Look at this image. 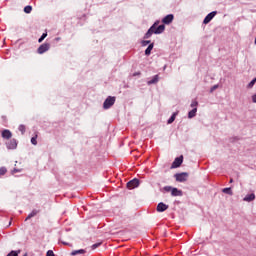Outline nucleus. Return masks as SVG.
I'll return each mask as SVG.
<instances>
[{
    "label": "nucleus",
    "instance_id": "obj_1",
    "mask_svg": "<svg viewBox=\"0 0 256 256\" xmlns=\"http://www.w3.org/2000/svg\"><path fill=\"white\" fill-rule=\"evenodd\" d=\"M159 20L154 22V24L148 29V31L144 35V39H151V36L154 35H161L163 31H165V24L159 25Z\"/></svg>",
    "mask_w": 256,
    "mask_h": 256
},
{
    "label": "nucleus",
    "instance_id": "obj_2",
    "mask_svg": "<svg viewBox=\"0 0 256 256\" xmlns=\"http://www.w3.org/2000/svg\"><path fill=\"white\" fill-rule=\"evenodd\" d=\"M164 191H166L167 193L171 192L172 197H183V191L178 188L165 186Z\"/></svg>",
    "mask_w": 256,
    "mask_h": 256
},
{
    "label": "nucleus",
    "instance_id": "obj_3",
    "mask_svg": "<svg viewBox=\"0 0 256 256\" xmlns=\"http://www.w3.org/2000/svg\"><path fill=\"white\" fill-rule=\"evenodd\" d=\"M115 100V96H108L103 103V109H111L115 105Z\"/></svg>",
    "mask_w": 256,
    "mask_h": 256
},
{
    "label": "nucleus",
    "instance_id": "obj_4",
    "mask_svg": "<svg viewBox=\"0 0 256 256\" xmlns=\"http://www.w3.org/2000/svg\"><path fill=\"white\" fill-rule=\"evenodd\" d=\"M174 177L178 183H185V181L189 179V173L187 172L177 173L174 175Z\"/></svg>",
    "mask_w": 256,
    "mask_h": 256
},
{
    "label": "nucleus",
    "instance_id": "obj_5",
    "mask_svg": "<svg viewBox=\"0 0 256 256\" xmlns=\"http://www.w3.org/2000/svg\"><path fill=\"white\" fill-rule=\"evenodd\" d=\"M49 49H51V45L49 43H44L39 46V48L37 49V53L39 55H43V53H47Z\"/></svg>",
    "mask_w": 256,
    "mask_h": 256
},
{
    "label": "nucleus",
    "instance_id": "obj_6",
    "mask_svg": "<svg viewBox=\"0 0 256 256\" xmlns=\"http://www.w3.org/2000/svg\"><path fill=\"white\" fill-rule=\"evenodd\" d=\"M215 15H217V11H212L209 14H207V16L203 20L204 25L211 23V21H213V18L215 17Z\"/></svg>",
    "mask_w": 256,
    "mask_h": 256
},
{
    "label": "nucleus",
    "instance_id": "obj_7",
    "mask_svg": "<svg viewBox=\"0 0 256 256\" xmlns=\"http://www.w3.org/2000/svg\"><path fill=\"white\" fill-rule=\"evenodd\" d=\"M182 164H183V156L177 157L173 161L171 169H177V168L181 167Z\"/></svg>",
    "mask_w": 256,
    "mask_h": 256
},
{
    "label": "nucleus",
    "instance_id": "obj_8",
    "mask_svg": "<svg viewBox=\"0 0 256 256\" xmlns=\"http://www.w3.org/2000/svg\"><path fill=\"white\" fill-rule=\"evenodd\" d=\"M139 187V179L134 178L127 183V189H136Z\"/></svg>",
    "mask_w": 256,
    "mask_h": 256
},
{
    "label": "nucleus",
    "instance_id": "obj_9",
    "mask_svg": "<svg viewBox=\"0 0 256 256\" xmlns=\"http://www.w3.org/2000/svg\"><path fill=\"white\" fill-rule=\"evenodd\" d=\"M173 19H175V16L173 14H168L162 19V23H164V25H171Z\"/></svg>",
    "mask_w": 256,
    "mask_h": 256
},
{
    "label": "nucleus",
    "instance_id": "obj_10",
    "mask_svg": "<svg viewBox=\"0 0 256 256\" xmlns=\"http://www.w3.org/2000/svg\"><path fill=\"white\" fill-rule=\"evenodd\" d=\"M7 149H17V139H10L6 142Z\"/></svg>",
    "mask_w": 256,
    "mask_h": 256
},
{
    "label": "nucleus",
    "instance_id": "obj_11",
    "mask_svg": "<svg viewBox=\"0 0 256 256\" xmlns=\"http://www.w3.org/2000/svg\"><path fill=\"white\" fill-rule=\"evenodd\" d=\"M156 209H157L158 213H163V212L167 211V209H169V205H167L163 202H160V203H158Z\"/></svg>",
    "mask_w": 256,
    "mask_h": 256
},
{
    "label": "nucleus",
    "instance_id": "obj_12",
    "mask_svg": "<svg viewBox=\"0 0 256 256\" xmlns=\"http://www.w3.org/2000/svg\"><path fill=\"white\" fill-rule=\"evenodd\" d=\"M13 137V133L10 132V130L5 129L2 131V138L3 139H11Z\"/></svg>",
    "mask_w": 256,
    "mask_h": 256
},
{
    "label": "nucleus",
    "instance_id": "obj_13",
    "mask_svg": "<svg viewBox=\"0 0 256 256\" xmlns=\"http://www.w3.org/2000/svg\"><path fill=\"white\" fill-rule=\"evenodd\" d=\"M156 83H159V76L158 74L154 75L152 77V79H150L148 82H147V85H156Z\"/></svg>",
    "mask_w": 256,
    "mask_h": 256
},
{
    "label": "nucleus",
    "instance_id": "obj_14",
    "mask_svg": "<svg viewBox=\"0 0 256 256\" xmlns=\"http://www.w3.org/2000/svg\"><path fill=\"white\" fill-rule=\"evenodd\" d=\"M243 201H246L247 203H251V201H255V194H247L244 198Z\"/></svg>",
    "mask_w": 256,
    "mask_h": 256
},
{
    "label": "nucleus",
    "instance_id": "obj_15",
    "mask_svg": "<svg viewBox=\"0 0 256 256\" xmlns=\"http://www.w3.org/2000/svg\"><path fill=\"white\" fill-rule=\"evenodd\" d=\"M38 213H39V210L37 209L32 210L31 213L28 214V216L26 217L25 221H29V219H33V217H36Z\"/></svg>",
    "mask_w": 256,
    "mask_h": 256
},
{
    "label": "nucleus",
    "instance_id": "obj_16",
    "mask_svg": "<svg viewBox=\"0 0 256 256\" xmlns=\"http://www.w3.org/2000/svg\"><path fill=\"white\" fill-rule=\"evenodd\" d=\"M153 47H155V44L154 43H151L148 45V47L146 48L145 50V55L147 57H149V55H151V51H153Z\"/></svg>",
    "mask_w": 256,
    "mask_h": 256
},
{
    "label": "nucleus",
    "instance_id": "obj_17",
    "mask_svg": "<svg viewBox=\"0 0 256 256\" xmlns=\"http://www.w3.org/2000/svg\"><path fill=\"white\" fill-rule=\"evenodd\" d=\"M86 251L85 249H80V250H74L71 252V256H77V255H85Z\"/></svg>",
    "mask_w": 256,
    "mask_h": 256
},
{
    "label": "nucleus",
    "instance_id": "obj_18",
    "mask_svg": "<svg viewBox=\"0 0 256 256\" xmlns=\"http://www.w3.org/2000/svg\"><path fill=\"white\" fill-rule=\"evenodd\" d=\"M177 115H179V112H174L171 115V117L167 121L168 125H171V123H173L175 121V119L177 118Z\"/></svg>",
    "mask_w": 256,
    "mask_h": 256
},
{
    "label": "nucleus",
    "instance_id": "obj_19",
    "mask_svg": "<svg viewBox=\"0 0 256 256\" xmlns=\"http://www.w3.org/2000/svg\"><path fill=\"white\" fill-rule=\"evenodd\" d=\"M197 115V108H193L191 111L188 112V119H193Z\"/></svg>",
    "mask_w": 256,
    "mask_h": 256
},
{
    "label": "nucleus",
    "instance_id": "obj_20",
    "mask_svg": "<svg viewBox=\"0 0 256 256\" xmlns=\"http://www.w3.org/2000/svg\"><path fill=\"white\" fill-rule=\"evenodd\" d=\"M222 193H225L226 195H233V190H231V187L223 188Z\"/></svg>",
    "mask_w": 256,
    "mask_h": 256
},
{
    "label": "nucleus",
    "instance_id": "obj_21",
    "mask_svg": "<svg viewBox=\"0 0 256 256\" xmlns=\"http://www.w3.org/2000/svg\"><path fill=\"white\" fill-rule=\"evenodd\" d=\"M18 131L21 132V135H25V131H26L25 125H23V124L19 125Z\"/></svg>",
    "mask_w": 256,
    "mask_h": 256
},
{
    "label": "nucleus",
    "instance_id": "obj_22",
    "mask_svg": "<svg viewBox=\"0 0 256 256\" xmlns=\"http://www.w3.org/2000/svg\"><path fill=\"white\" fill-rule=\"evenodd\" d=\"M32 11H33V7L30 6V5H28V6H26V7L24 8V13L29 14V13H31Z\"/></svg>",
    "mask_w": 256,
    "mask_h": 256
},
{
    "label": "nucleus",
    "instance_id": "obj_23",
    "mask_svg": "<svg viewBox=\"0 0 256 256\" xmlns=\"http://www.w3.org/2000/svg\"><path fill=\"white\" fill-rule=\"evenodd\" d=\"M197 105H199V102H197V100H192L190 107H192V109H197Z\"/></svg>",
    "mask_w": 256,
    "mask_h": 256
},
{
    "label": "nucleus",
    "instance_id": "obj_24",
    "mask_svg": "<svg viewBox=\"0 0 256 256\" xmlns=\"http://www.w3.org/2000/svg\"><path fill=\"white\" fill-rule=\"evenodd\" d=\"M47 37V33H43L41 37L38 39V43H43L45 41V38Z\"/></svg>",
    "mask_w": 256,
    "mask_h": 256
},
{
    "label": "nucleus",
    "instance_id": "obj_25",
    "mask_svg": "<svg viewBox=\"0 0 256 256\" xmlns=\"http://www.w3.org/2000/svg\"><path fill=\"white\" fill-rule=\"evenodd\" d=\"M142 47H147V45H151V40H143L141 42Z\"/></svg>",
    "mask_w": 256,
    "mask_h": 256
},
{
    "label": "nucleus",
    "instance_id": "obj_26",
    "mask_svg": "<svg viewBox=\"0 0 256 256\" xmlns=\"http://www.w3.org/2000/svg\"><path fill=\"white\" fill-rule=\"evenodd\" d=\"M98 247H101V242L95 243L91 246V250L95 251V249H97Z\"/></svg>",
    "mask_w": 256,
    "mask_h": 256
},
{
    "label": "nucleus",
    "instance_id": "obj_27",
    "mask_svg": "<svg viewBox=\"0 0 256 256\" xmlns=\"http://www.w3.org/2000/svg\"><path fill=\"white\" fill-rule=\"evenodd\" d=\"M256 83V78H254L249 84H248V89H253V86L255 85Z\"/></svg>",
    "mask_w": 256,
    "mask_h": 256
},
{
    "label": "nucleus",
    "instance_id": "obj_28",
    "mask_svg": "<svg viewBox=\"0 0 256 256\" xmlns=\"http://www.w3.org/2000/svg\"><path fill=\"white\" fill-rule=\"evenodd\" d=\"M7 256H19V252L12 250L10 253L7 254Z\"/></svg>",
    "mask_w": 256,
    "mask_h": 256
},
{
    "label": "nucleus",
    "instance_id": "obj_29",
    "mask_svg": "<svg viewBox=\"0 0 256 256\" xmlns=\"http://www.w3.org/2000/svg\"><path fill=\"white\" fill-rule=\"evenodd\" d=\"M5 173H7V168L1 167V168H0V177H1L2 175H5Z\"/></svg>",
    "mask_w": 256,
    "mask_h": 256
},
{
    "label": "nucleus",
    "instance_id": "obj_30",
    "mask_svg": "<svg viewBox=\"0 0 256 256\" xmlns=\"http://www.w3.org/2000/svg\"><path fill=\"white\" fill-rule=\"evenodd\" d=\"M217 89H219V84H216V85L212 86L211 89H210V92L213 93V91H215Z\"/></svg>",
    "mask_w": 256,
    "mask_h": 256
},
{
    "label": "nucleus",
    "instance_id": "obj_31",
    "mask_svg": "<svg viewBox=\"0 0 256 256\" xmlns=\"http://www.w3.org/2000/svg\"><path fill=\"white\" fill-rule=\"evenodd\" d=\"M32 145H37V136L31 138Z\"/></svg>",
    "mask_w": 256,
    "mask_h": 256
},
{
    "label": "nucleus",
    "instance_id": "obj_32",
    "mask_svg": "<svg viewBox=\"0 0 256 256\" xmlns=\"http://www.w3.org/2000/svg\"><path fill=\"white\" fill-rule=\"evenodd\" d=\"M46 256H55V252H53V250H48Z\"/></svg>",
    "mask_w": 256,
    "mask_h": 256
},
{
    "label": "nucleus",
    "instance_id": "obj_33",
    "mask_svg": "<svg viewBox=\"0 0 256 256\" xmlns=\"http://www.w3.org/2000/svg\"><path fill=\"white\" fill-rule=\"evenodd\" d=\"M252 103H256V94L252 96Z\"/></svg>",
    "mask_w": 256,
    "mask_h": 256
},
{
    "label": "nucleus",
    "instance_id": "obj_34",
    "mask_svg": "<svg viewBox=\"0 0 256 256\" xmlns=\"http://www.w3.org/2000/svg\"><path fill=\"white\" fill-rule=\"evenodd\" d=\"M62 245H68L69 247H71V244H69V242H65V241H61Z\"/></svg>",
    "mask_w": 256,
    "mask_h": 256
},
{
    "label": "nucleus",
    "instance_id": "obj_35",
    "mask_svg": "<svg viewBox=\"0 0 256 256\" xmlns=\"http://www.w3.org/2000/svg\"><path fill=\"white\" fill-rule=\"evenodd\" d=\"M139 75H141V72H135V73L133 74V77H137V76H139Z\"/></svg>",
    "mask_w": 256,
    "mask_h": 256
},
{
    "label": "nucleus",
    "instance_id": "obj_36",
    "mask_svg": "<svg viewBox=\"0 0 256 256\" xmlns=\"http://www.w3.org/2000/svg\"><path fill=\"white\" fill-rule=\"evenodd\" d=\"M55 41H61L60 37L55 38Z\"/></svg>",
    "mask_w": 256,
    "mask_h": 256
},
{
    "label": "nucleus",
    "instance_id": "obj_37",
    "mask_svg": "<svg viewBox=\"0 0 256 256\" xmlns=\"http://www.w3.org/2000/svg\"><path fill=\"white\" fill-rule=\"evenodd\" d=\"M229 183H233V178L230 179Z\"/></svg>",
    "mask_w": 256,
    "mask_h": 256
}]
</instances>
